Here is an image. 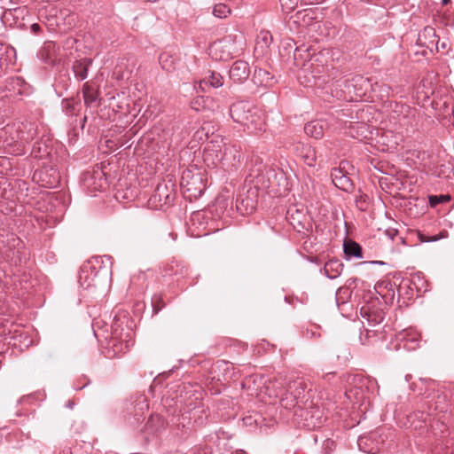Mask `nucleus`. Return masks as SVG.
Segmentation results:
<instances>
[{
  "label": "nucleus",
  "mask_w": 454,
  "mask_h": 454,
  "mask_svg": "<svg viewBox=\"0 0 454 454\" xmlns=\"http://www.w3.org/2000/svg\"><path fill=\"white\" fill-rule=\"evenodd\" d=\"M230 114L232 120L239 123L250 133L260 131L263 129V120L259 109L251 102L238 101L230 107Z\"/></svg>",
  "instance_id": "obj_1"
},
{
  "label": "nucleus",
  "mask_w": 454,
  "mask_h": 454,
  "mask_svg": "<svg viewBox=\"0 0 454 454\" xmlns=\"http://www.w3.org/2000/svg\"><path fill=\"white\" fill-rule=\"evenodd\" d=\"M341 94L336 93V97L343 98L345 100H356L362 98L368 91L372 90V84L371 80L360 74H356L351 78L345 79L344 81L332 80L329 87L332 89L334 87L336 90L339 87H342Z\"/></svg>",
  "instance_id": "obj_2"
},
{
  "label": "nucleus",
  "mask_w": 454,
  "mask_h": 454,
  "mask_svg": "<svg viewBox=\"0 0 454 454\" xmlns=\"http://www.w3.org/2000/svg\"><path fill=\"white\" fill-rule=\"evenodd\" d=\"M180 186L184 198L190 201L201 197L206 190V184L202 174L198 170L190 168L183 171Z\"/></svg>",
  "instance_id": "obj_3"
},
{
  "label": "nucleus",
  "mask_w": 454,
  "mask_h": 454,
  "mask_svg": "<svg viewBox=\"0 0 454 454\" xmlns=\"http://www.w3.org/2000/svg\"><path fill=\"white\" fill-rule=\"evenodd\" d=\"M243 164L244 156L241 147L237 145H225L218 159L219 168L231 174L241 169Z\"/></svg>",
  "instance_id": "obj_4"
},
{
  "label": "nucleus",
  "mask_w": 454,
  "mask_h": 454,
  "mask_svg": "<svg viewBox=\"0 0 454 454\" xmlns=\"http://www.w3.org/2000/svg\"><path fill=\"white\" fill-rule=\"evenodd\" d=\"M210 55L215 59L226 61L238 52L236 35H228L220 40L215 41L209 47Z\"/></svg>",
  "instance_id": "obj_5"
},
{
  "label": "nucleus",
  "mask_w": 454,
  "mask_h": 454,
  "mask_svg": "<svg viewBox=\"0 0 454 454\" xmlns=\"http://www.w3.org/2000/svg\"><path fill=\"white\" fill-rule=\"evenodd\" d=\"M175 198V184L170 180H168L167 182H160L157 184L150 200L153 201L156 207H162L163 205H168L172 203Z\"/></svg>",
  "instance_id": "obj_6"
},
{
  "label": "nucleus",
  "mask_w": 454,
  "mask_h": 454,
  "mask_svg": "<svg viewBox=\"0 0 454 454\" xmlns=\"http://www.w3.org/2000/svg\"><path fill=\"white\" fill-rule=\"evenodd\" d=\"M339 121H335L333 118L319 119L308 122L304 127V131L307 135L318 139L321 138L325 130L332 129L333 131L341 129Z\"/></svg>",
  "instance_id": "obj_7"
},
{
  "label": "nucleus",
  "mask_w": 454,
  "mask_h": 454,
  "mask_svg": "<svg viewBox=\"0 0 454 454\" xmlns=\"http://www.w3.org/2000/svg\"><path fill=\"white\" fill-rule=\"evenodd\" d=\"M297 416L304 419L303 427L308 428L319 427L324 422L323 411L318 406L301 407Z\"/></svg>",
  "instance_id": "obj_8"
},
{
  "label": "nucleus",
  "mask_w": 454,
  "mask_h": 454,
  "mask_svg": "<svg viewBox=\"0 0 454 454\" xmlns=\"http://www.w3.org/2000/svg\"><path fill=\"white\" fill-rule=\"evenodd\" d=\"M183 390L184 395H181V403L185 405L187 411H192L200 407L204 393L200 387L194 388L192 385H184Z\"/></svg>",
  "instance_id": "obj_9"
},
{
  "label": "nucleus",
  "mask_w": 454,
  "mask_h": 454,
  "mask_svg": "<svg viewBox=\"0 0 454 454\" xmlns=\"http://www.w3.org/2000/svg\"><path fill=\"white\" fill-rule=\"evenodd\" d=\"M451 394L447 390H437L433 395L427 394V397L431 398L430 408L439 412H453V403H450Z\"/></svg>",
  "instance_id": "obj_10"
},
{
  "label": "nucleus",
  "mask_w": 454,
  "mask_h": 454,
  "mask_svg": "<svg viewBox=\"0 0 454 454\" xmlns=\"http://www.w3.org/2000/svg\"><path fill=\"white\" fill-rule=\"evenodd\" d=\"M286 218L290 224L300 233H304L308 231V226L310 225L306 215L302 210L297 209L295 207H291L286 212Z\"/></svg>",
  "instance_id": "obj_11"
},
{
  "label": "nucleus",
  "mask_w": 454,
  "mask_h": 454,
  "mask_svg": "<svg viewBox=\"0 0 454 454\" xmlns=\"http://www.w3.org/2000/svg\"><path fill=\"white\" fill-rule=\"evenodd\" d=\"M59 51L60 48L56 43L48 41L44 43L43 46L37 53V56L43 62L49 65H55L60 61Z\"/></svg>",
  "instance_id": "obj_12"
},
{
  "label": "nucleus",
  "mask_w": 454,
  "mask_h": 454,
  "mask_svg": "<svg viewBox=\"0 0 454 454\" xmlns=\"http://www.w3.org/2000/svg\"><path fill=\"white\" fill-rule=\"evenodd\" d=\"M249 75L250 67L248 63L245 60L235 61L229 70V76L233 83H243L248 79Z\"/></svg>",
  "instance_id": "obj_13"
},
{
  "label": "nucleus",
  "mask_w": 454,
  "mask_h": 454,
  "mask_svg": "<svg viewBox=\"0 0 454 454\" xmlns=\"http://www.w3.org/2000/svg\"><path fill=\"white\" fill-rule=\"evenodd\" d=\"M331 177L333 184L340 190L346 192H351L354 188V184L351 179L347 176V172L344 170V167L333 168L331 171Z\"/></svg>",
  "instance_id": "obj_14"
},
{
  "label": "nucleus",
  "mask_w": 454,
  "mask_h": 454,
  "mask_svg": "<svg viewBox=\"0 0 454 454\" xmlns=\"http://www.w3.org/2000/svg\"><path fill=\"white\" fill-rule=\"evenodd\" d=\"M17 138L22 144H29L37 135V125L31 121L20 122L16 129Z\"/></svg>",
  "instance_id": "obj_15"
},
{
  "label": "nucleus",
  "mask_w": 454,
  "mask_h": 454,
  "mask_svg": "<svg viewBox=\"0 0 454 454\" xmlns=\"http://www.w3.org/2000/svg\"><path fill=\"white\" fill-rule=\"evenodd\" d=\"M6 90L13 95H28L30 93L29 85L22 77H10L6 81Z\"/></svg>",
  "instance_id": "obj_16"
},
{
  "label": "nucleus",
  "mask_w": 454,
  "mask_h": 454,
  "mask_svg": "<svg viewBox=\"0 0 454 454\" xmlns=\"http://www.w3.org/2000/svg\"><path fill=\"white\" fill-rule=\"evenodd\" d=\"M223 82V76L220 73L209 70L207 74L200 81L199 88L201 90H205L207 87L217 89L222 87Z\"/></svg>",
  "instance_id": "obj_17"
},
{
  "label": "nucleus",
  "mask_w": 454,
  "mask_h": 454,
  "mask_svg": "<svg viewBox=\"0 0 454 454\" xmlns=\"http://www.w3.org/2000/svg\"><path fill=\"white\" fill-rule=\"evenodd\" d=\"M288 391L290 395H293L298 402L301 404L304 403L306 397V389L308 384L304 379H297L288 383Z\"/></svg>",
  "instance_id": "obj_18"
},
{
  "label": "nucleus",
  "mask_w": 454,
  "mask_h": 454,
  "mask_svg": "<svg viewBox=\"0 0 454 454\" xmlns=\"http://www.w3.org/2000/svg\"><path fill=\"white\" fill-rule=\"evenodd\" d=\"M165 427V419L158 414H153L149 417L144 428L146 434L153 435L160 433Z\"/></svg>",
  "instance_id": "obj_19"
},
{
  "label": "nucleus",
  "mask_w": 454,
  "mask_h": 454,
  "mask_svg": "<svg viewBox=\"0 0 454 454\" xmlns=\"http://www.w3.org/2000/svg\"><path fill=\"white\" fill-rule=\"evenodd\" d=\"M256 86L271 87L275 83L274 76L266 69L255 67L252 78Z\"/></svg>",
  "instance_id": "obj_20"
},
{
  "label": "nucleus",
  "mask_w": 454,
  "mask_h": 454,
  "mask_svg": "<svg viewBox=\"0 0 454 454\" xmlns=\"http://www.w3.org/2000/svg\"><path fill=\"white\" fill-rule=\"evenodd\" d=\"M257 206V201L254 198L239 197L236 200V210L241 215L252 214Z\"/></svg>",
  "instance_id": "obj_21"
},
{
  "label": "nucleus",
  "mask_w": 454,
  "mask_h": 454,
  "mask_svg": "<svg viewBox=\"0 0 454 454\" xmlns=\"http://www.w3.org/2000/svg\"><path fill=\"white\" fill-rule=\"evenodd\" d=\"M92 64L91 59H82L74 62L73 66V71L74 73V76L79 81H83L88 76L89 67Z\"/></svg>",
  "instance_id": "obj_22"
},
{
  "label": "nucleus",
  "mask_w": 454,
  "mask_h": 454,
  "mask_svg": "<svg viewBox=\"0 0 454 454\" xmlns=\"http://www.w3.org/2000/svg\"><path fill=\"white\" fill-rule=\"evenodd\" d=\"M343 263L338 259L329 260L324 267L325 276L330 279L338 278L343 270Z\"/></svg>",
  "instance_id": "obj_23"
},
{
  "label": "nucleus",
  "mask_w": 454,
  "mask_h": 454,
  "mask_svg": "<svg viewBox=\"0 0 454 454\" xmlns=\"http://www.w3.org/2000/svg\"><path fill=\"white\" fill-rule=\"evenodd\" d=\"M343 251L347 260L363 257L361 246L353 240L344 241Z\"/></svg>",
  "instance_id": "obj_24"
},
{
  "label": "nucleus",
  "mask_w": 454,
  "mask_h": 454,
  "mask_svg": "<svg viewBox=\"0 0 454 454\" xmlns=\"http://www.w3.org/2000/svg\"><path fill=\"white\" fill-rule=\"evenodd\" d=\"M280 403L282 407L287 410L295 409L294 414L298 415V412L301 409V404L298 402V400L293 395L289 394L288 387L286 391L282 395L280 399Z\"/></svg>",
  "instance_id": "obj_25"
},
{
  "label": "nucleus",
  "mask_w": 454,
  "mask_h": 454,
  "mask_svg": "<svg viewBox=\"0 0 454 454\" xmlns=\"http://www.w3.org/2000/svg\"><path fill=\"white\" fill-rule=\"evenodd\" d=\"M82 95L84 103L87 106H91L98 100V92L89 84L85 82L82 86Z\"/></svg>",
  "instance_id": "obj_26"
},
{
  "label": "nucleus",
  "mask_w": 454,
  "mask_h": 454,
  "mask_svg": "<svg viewBox=\"0 0 454 454\" xmlns=\"http://www.w3.org/2000/svg\"><path fill=\"white\" fill-rule=\"evenodd\" d=\"M213 103V99L208 97H198L191 101V107L199 112L204 109L215 110V107L210 106Z\"/></svg>",
  "instance_id": "obj_27"
},
{
  "label": "nucleus",
  "mask_w": 454,
  "mask_h": 454,
  "mask_svg": "<svg viewBox=\"0 0 454 454\" xmlns=\"http://www.w3.org/2000/svg\"><path fill=\"white\" fill-rule=\"evenodd\" d=\"M49 139L43 140V138L40 141L35 142L33 145L31 153L36 158H43L45 155L49 154V147L48 145Z\"/></svg>",
  "instance_id": "obj_28"
},
{
  "label": "nucleus",
  "mask_w": 454,
  "mask_h": 454,
  "mask_svg": "<svg viewBox=\"0 0 454 454\" xmlns=\"http://www.w3.org/2000/svg\"><path fill=\"white\" fill-rule=\"evenodd\" d=\"M63 111L67 115H75L80 109V104L73 99H64L62 101Z\"/></svg>",
  "instance_id": "obj_29"
},
{
  "label": "nucleus",
  "mask_w": 454,
  "mask_h": 454,
  "mask_svg": "<svg viewBox=\"0 0 454 454\" xmlns=\"http://www.w3.org/2000/svg\"><path fill=\"white\" fill-rule=\"evenodd\" d=\"M372 437V435L360 436L357 440V444H358L359 449L361 450H363L364 452L370 453V454H375L380 450L378 446L371 447V448L367 447L368 442L371 441Z\"/></svg>",
  "instance_id": "obj_30"
},
{
  "label": "nucleus",
  "mask_w": 454,
  "mask_h": 454,
  "mask_svg": "<svg viewBox=\"0 0 454 454\" xmlns=\"http://www.w3.org/2000/svg\"><path fill=\"white\" fill-rule=\"evenodd\" d=\"M113 327V337H112V340L109 341V345H112L113 347V356H117L119 353H121V352H124L123 351V348H122V344L121 345H118L117 344V338L119 337V333H118V329H117V325H116V323L112 326Z\"/></svg>",
  "instance_id": "obj_31"
},
{
  "label": "nucleus",
  "mask_w": 454,
  "mask_h": 454,
  "mask_svg": "<svg viewBox=\"0 0 454 454\" xmlns=\"http://www.w3.org/2000/svg\"><path fill=\"white\" fill-rule=\"evenodd\" d=\"M231 13V8L225 4H217L214 6L213 14L220 19L226 18Z\"/></svg>",
  "instance_id": "obj_32"
},
{
  "label": "nucleus",
  "mask_w": 454,
  "mask_h": 454,
  "mask_svg": "<svg viewBox=\"0 0 454 454\" xmlns=\"http://www.w3.org/2000/svg\"><path fill=\"white\" fill-rule=\"evenodd\" d=\"M88 278H89V273H88L86 268L84 267L82 270V272L79 276V281H80L81 285L82 286H84L85 288H90V286H95L96 283L94 282V279H92L91 281H88Z\"/></svg>",
  "instance_id": "obj_33"
},
{
  "label": "nucleus",
  "mask_w": 454,
  "mask_h": 454,
  "mask_svg": "<svg viewBox=\"0 0 454 454\" xmlns=\"http://www.w3.org/2000/svg\"><path fill=\"white\" fill-rule=\"evenodd\" d=\"M169 58L170 57L166 53L160 54V58H159V60H160V63L162 68L167 71H170L171 69L174 68V62L172 59L170 61H168Z\"/></svg>",
  "instance_id": "obj_34"
},
{
  "label": "nucleus",
  "mask_w": 454,
  "mask_h": 454,
  "mask_svg": "<svg viewBox=\"0 0 454 454\" xmlns=\"http://www.w3.org/2000/svg\"><path fill=\"white\" fill-rule=\"evenodd\" d=\"M450 200V197L449 196H445V195H440V196H430L429 197V203L431 205V207H435L436 205L442 203V202H445V201H448Z\"/></svg>",
  "instance_id": "obj_35"
},
{
  "label": "nucleus",
  "mask_w": 454,
  "mask_h": 454,
  "mask_svg": "<svg viewBox=\"0 0 454 454\" xmlns=\"http://www.w3.org/2000/svg\"><path fill=\"white\" fill-rule=\"evenodd\" d=\"M229 205V199L228 198H225L224 196H219L218 198H216L215 200V206H216V209H225L227 210V207Z\"/></svg>",
  "instance_id": "obj_36"
},
{
  "label": "nucleus",
  "mask_w": 454,
  "mask_h": 454,
  "mask_svg": "<svg viewBox=\"0 0 454 454\" xmlns=\"http://www.w3.org/2000/svg\"><path fill=\"white\" fill-rule=\"evenodd\" d=\"M95 262L97 263H105V262H108L110 265L112 264V257L109 256V255H104V256H99V257H96L95 258Z\"/></svg>",
  "instance_id": "obj_37"
},
{
  "label": "nucleus",
  "mask_w": 454,
  "mask_h": 454,
  "mask_svg": "<svg viewBox=\"0 0 454 454\" xmlns=\"http://www.w3.org/2000/svg\"><path fill=\"white\" fill-rule=\"evenodd\" d=\"M30 28H31V31L35 35L41 31V26L37 23L32 24Z\"/></svg>",
  "instance_id": "obj_38"
},
{
  "label": "nucleus",
  "mask_w": 454,
  "mask_h": 454,
  "mask_svg": "<svg viewBox=\"0 0 454 454\" xmlns=\"http://www.w3.org/2000/svg\"><path fill=\"white\" fill-rule=\"evenodd\" d=\"M305 4H320L322 2H325V0H302Z\"/></svg>",
  "instance_id": "obj_39"
},
{
  "label": "nucleus",
  "mask_w": 454,
  "mask_h": 454,
  "mask_svg": "<svg viewBox=\"0 0 454 454\" xmlns=\"http://www.w3.org/2000/svg\"><path fill=\"white\" fill-rule=\"evenodd\" d=\"M408 336H409V333H408V332H403V333H401L399 334V337H398V338H399V340H409V339H408Z\"/></svg>",
  "instance_id": "obj_40"
},
{
  "label": "nucleus",
  "mask_w": 454,
  "mask_h": 454,
  "mask_svg": "<svg viewBox=\"0 0 454 454\" xmlns=\"http://www.w3.org/2000/svg\"><path fill=\"white\" fill-rule=\"evenodd\" d=\"M424 33H427L428 35L432 34L434 36H435L434 29L433 27H425Z\"/></svg>",
  "instance_id": "obj_41"
},
{
  "label": "nucleus",
  "mask_w": 454,
  "mask_h": 454,
  "mask_svg": "<svg viewBox=\"0 0 454 454\" xmlns=\"http://www.w3.org/2000/svg\"><path fill=\"white\" fill-rule=\"evenodd\" d=\"M387 234L390 237L391 239H394V237L397 234L396 230H387Z\"/></svg>",
  "instance_id": "obj_42"
},
{
  "label": "nucleus",
  "mask_w": 454,
  "mask_h": 454,
  "mask_svg": "<svg viewBox=\"0 0 454 454\" xmlns=\"http://www.w3.org/2000/svg\"><path fill=\"white\" fill-rule=\"evenodd\" d=\"M333 444H334L333 441H332L330 439H327L325 442V445L326 448H331Z\"/></svg>",
  "instance_id": "obj_43"
},
{
  "label": "nucleus",
  "mask_w": 454,
  "mask_h": 454,
  "mask_svg": "<svg viewBox=\"0 0 454 454\" xmlns=\"http://www.w3.org/2000/svg\"><path fill=\"white\" fill-rule=\"evenodd\" d=\"M333 377H334V373H333V372H328V373H326V374L324 376V378H325V380H331L332 378H333Z\"/></svg>",
  "instance_id": "obj_44"
},
{
  "label": "nucleus",
  "mask_w": 454,
  "mask_h": 454,
  "mask_svg": "<svg viewBox=\"0 0 454 454\" xmlns=\"http://www.w3.org/2000/svg\"><path fill=\"white\" fill-rule=\"evenodd\" d=\"M425 381L429 384L430 388L434 389V386L435 383L432 380H426Z\"/></svg>",
  "instance_id": "obj_45"
},
{
  "label": "nucleus",
  "mask_w": 454,
  "mask_h": 454,
  "mask_svg": "<svg viewBox=\"0 0 454 454\" xmlns=\"http://www.w3.org/2000/svg\"><path fill=\"white\" fill-rule=\"evenodd\" d=\"M314 79H315L314 85H319L320 80L322 79L321 76H318V77L314 76Z\"/></svg>",
  "instance_id": "obj_46"
},
{
  "label": "nucleus",
  "mask_w": 454,
  "mask_h": 454,
  "mask_svg": "<svg viewBox=\"0 0 454 454\" xmlns=\"http://www.w3.org/2000/svg\"><path fill=\"white\" fill-rule=\"evenodd\" d=\"M369 263H372V264H385V262H381V261H372V262H369Z\"/></svg>",
  "instance_id": "obj_47"
},
{
  "label": "nucleus",
  "mask_w": 454,
  "mask_h": 454,
  "mask_svg": "<svg viewBox=\"0 0 454 454\" xmlns=\"http://www.w3.org/2000/svg\"><path fill=\"white\" fill-rule=\"evenodd\" d=\"M314 162H315V158L312 157L309 160L307 161V163L309 165V166H313L314 165Z\"/></svg>",
  "instance_id": "obj_48"
},
{
  "label": "nucleus",
  "mask_w": 454,
  "mask_h": 454,
  "mask_svg": "<svg viewBox=\"0 0 454 454\" xmlns=\"http://www.w3.org/2000/svg\"><path fill=\"white\" fill-rule=\"evenodd\" d=\"M364 339H365V336H362V334H361V335H360V340H361V343H362V344H364V343H365V342H364Z\"/></svg>",
  "instance_id": "obj_49"
},
{
  "label": "nucleus",
  "mask_w": 454,
  "mask_h": 454,
  "mask_svg": "<svg viewBox=\"0 0 454 454\" xmlns=\"http://www.w3.org/2000/svg\"><path fill=\"white\" fill-rule=\"evenodd\" d=\"M364 339H365V336H362V334H361V335H360V340H361V343H362V344H364V343H365V342H364Z\"/></svg>",
  "instance_id": "obj_50"
},
{
  "label": "nucleus",
  "mask_w": 454,
  "mask_h": 454,
  "mask_svg": "<svg viewBox=\"0 0 454 454\" xmlns=\"http://www.w3.org/2000/svg\"><path fill=\"white\" fill-rule=\"evenodd\" d=\"M415 278H418L419 280H421V276H420V273H417L414 277Z\"/></svg>",
  "instance_id": "obj_51"
},
{
  "label": "nucleus",
  "mask_w": 454,
  "mask_h": 454,
  "mask_svg": "<svg viewBox=\"0 0 454 454\" xmlns=\"http://www.w3.org/2000/svg\"><path fill=\"white\" fill-rule=\"evenodd\" d=\"M450 2V0H442V4H447Z\"/></svg>",
  "instance_id": "obj_52"
},
{
  "label": "nucleus",
  "mask_w": 454,
  "mask_h": 454,
  "mask_svg": "<svg viewBox=\"0 0 454 454\" xmlns=\"http://www.w3.org/2000/svg\"><path fill=\"white\" fill-rule=\"evenodd\" d=\"M231 204L232 205V200L231 201ZM233 210V207L232 206L231 207V209L230 210H227V215H230V211H232Z\"/></svg>",
  "instance_id": "obj_53"
},
{
  "label": "nucleus",
  "mask_w": 454,
  "mask_h": 454,
  "mask_svg": "<svg viewBox=\"0 0 454 454\" xmlns=\"http://www.w3.org/2000/svg\"><path fill=\"white\" fill-rule=\"evenodd\" d=\"M267 38H268V35H265L263 36V41H264L265 43H267Z\"/></svg>",
  "instance_id": "obj_54"
},
{
  "label": "nucleus",
  "mask_w": 454,
  "mask_h": 454,
  "mask_svg": "<svg viewBox=\"0 0 454 454\" xmlns=\"http://www.w3.org/2000/svg\"><path fill=\"white\" fill-rule=\"evenodd\" d=\"M305 403H308V400H305V399H304V403H301V406H302V407H306V406H307V405H305Z\"/></svg>",
  "instance_id": "obj_55"
},
{
  "label": "nucleus",
  "mask_w": 454,
  "mask_h": 454,
  "mask_svg": "<svg viewBox=\"0 0 454 454\" xmlns=\"http://www.w3.org/2000/svg\"><path fill=\"white\" fill-rule=\"evenodd\" d=\"M67 407H69V408H73V403H69L67 404Z\"/></svg>",
  "instance_id": "obj_56"
},
{
  "label": "nucleus",
  "mask_w": 454,
  "mask_h": 454,
  "mask_svg": "<svg viewBox=\"0 0 454 454\" xmlns=\"http://www.w3.org/2000/svg\"><path fill=\"white\" fill-rule=\"evenodd\" d=\"M279 1H280L282 5L286 4L285 0H279Z\"/></svg>",
  "instance_id": "obj_57"
},
{
  "label": "nucleus",
  "mask_w": 454,
  "mask_h": 454,
  "mask_svg": "<svg viewBox=\"0 0 454 454\" xmlns=\"http://www.w3.org/2000/svg\"><path fill=\"white\" fill-rule=\"evenodd\" d=\"M281 178H283V179H284V182H286V178H284V175H283V173H281Z\"/></svg>",
  "instance_id": "obj_58"
},
{
  "label": "nucleus",
  "mask_w": 454,
  "mask_h": 454,
  "mask_svg": "<svg viewBox=\"0 0 454 454\" xmlns=\"http://www.w3.org/2000/svg\"><path fill=\"white\" fill-rule=\"evenodd\" d=\"M359 281H360L359 279L356 278V279H354L353 282L356 283V282H359Z\"/></svg>",
  "instance_id": "obj_59"
},
{
  "label": "nucleus",
  "mask_w": 454,
  "mask_h": 454,
  "mask_svg": "<svg viewBox=\"0 0 454 454\" xmlns=\"http://www.w3.org/2000/svg\"><path fill=\"white\" fill-rule=\"evenodd\" d=\"M346 395L348 396V398H350V395L348 392H346Z\"/></svg>",
  "instance_id": "obj_60"
},
{
  "label": "nucleus",
  "mask_w": 454,
  "mask_h": 454,
  "mask_svg": "<svg viewBox=\"0 0 454 454\" xmlns=\"http://www.w3.org/2000/svg\"><path fill=\"white\" fill-rule=\"evenodd\" d=\"M411 340H416V338L415 337H411Z\"/></svg>",
  "instance_id": "obj_61"
},
{
  "label": "nucleus",
  "mask_w": 454,
  "mask_h": 454,
  "mask_svg": "<svg viewBox=\"0 0 454 454\" xmlns=\"http://www.w3.org/2000/svg\"><path fill=\"white\" fill-rule=\"evenodd\" d=\"M109 272H110V270H108L107 269H106V273L107 274V273H109Z\"/></svg>",
  "instance_id": "obj_62"
}]
</instances>
